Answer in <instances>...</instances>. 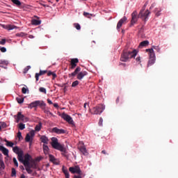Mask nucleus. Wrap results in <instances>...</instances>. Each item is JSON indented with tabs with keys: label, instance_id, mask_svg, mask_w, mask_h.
Instances as JSON below:
<instances>
[{
	"label": "nucleus",
	"instance_id": "1",
	"mask_svg": "<svg viewBox=\"0 0 178 178\" xmlns=\"http://www.w3.org/2000/svg\"><path fill=\"white\" fill-rule=\"evenodd\" d=\"M13 151L16 155H17V159L19 162L23 163L24 166H29L30 163V159H31V156L29 154L24 155V152L22 148H19L18 146H15L13 148Z\"/></svg>",
	"mask_w": 178,
	"mask_h": 178
},
{
	"label": "nucleus",
	"instance_id": "2",
	"mask_svg": "<svg viewBox=\"0 0 178 178\" xmlns=\"http://www.w3.org/2000/svg\"><path fill=\"white\" fill-rule=\"evenodd\" d=\"M137 54H138V51L136 49L130 51L127 49H124L121 54L120 60L121 62H129L130 59L136 58Z\"/></svg>",
	"mask_w": 178,
	"mask_h": 178
},
{
	"label": "nucleus",
	"instance_id": "3",
	"mask_svg": "<svg viewBox=\"0 0 178 178\" xmlns=\"http://www.w3.org/2000/svg\"><path fill=\"white\" fill-rule=\"evenodd\" d=\"M51 140V145L54 149H57V151H60V152H66V147H65V145L60 144L56 138L52 137Z\"/></svg>",
	"mask_w": 178,
	"mask_h": 178
},
{
	"label": "nucleus",
	"instance_id": "4",
	"mask_svg": "<svg viewBox=\"0 0 178 178\" xmlns=\"http://www.w3.org/2000/svg\"><path fill=\"white\" fill-rule=\"evenodd\" d=\"M81 68L80 67H77L74 72L69 74V76L70 77L72 76V77H74V76H76L77 74V79L83 80L84 76H87V74H88V73L86 71L81 72Z\"/></svg>",
	"mask_w": 178,
	"mask_h": 178
},
{
	"label": "nucleus",
	"instance_id": "5",
	"mask_svg": "<svg viewBox=\"0 0 178 178\" xmlns=\"http://www.w3.org/2000/svg\"><path fill=\"white\" fill-rule=\"evenodd\" d=\"M25 169L29 175L33 173V170L31 169H38V164L34 160H32L31 162L29 163V165L25 166Z\"/></svg>",
	"mask_w": 178,
	"mask_h": 178
},
{
	"label": "nucleus",
	"instance_id": "6",
	"mask_svg": "<svg viewBox=\"0 0 178 178\" xmlns=\"http://www.w3.org/2000/svg\"><path fill=\"white\" fill-rule=\"evenodd\" d=\"M37 106H40L41 108H44V106H47V104L44 101L37 100L29 104L28 108L33 109V108H37Z\"/></svg>",
	"mask_w": 178,
	"mask_h": 178
},
{
	"label": "nucleus",
	"instance_id": "7",
	"mask_svg": "<svg viewBox=\"0 0 178 178\" xmlns=\"http://www.w3.org/2000/svg\"><path fill=\"white\" fill-rule=\"evenodd\" d=\"M105 109V106L102 104H99L96 106H95L92 109V115H101L104 112V110Z\"/></svg>",
	"mask_w": 178,
	"mask_h": 178
},
{
	"label": "nucleus",
	"instance_id": "8",
	"mask_svg": "<svg viewBox=\"0 0 178 178\" xmlns=\"http://www.w3.org/2000/svg\"><path fill=\"white\" fill-rule=\"evenodd\" d=\"M62 119H64L65 122H67L70 124H74V121H73V118H71L70 115L66 114L65 113H63L61 114Z\"/></svg>",
	"mask_w": 178,
	"mask_h": 178
},
{
	"label": "nucleus",
	"instance_id": "9",
	"mask_svg": "<svg viewBox=\"0 0 178 178\" xmlns=\"http://www.w3.org/2000/svg\"><path fill=\"white\" fill-rule=\"evenodd\" d=\"M151 14V12L149 10H147L144 13H143V10H140L138 14V17L140 19H144L145 22H147V19H148V16Z\"/></svg>",
	"mask_w": 178,
	"mask_h": 178
},
{
	"label": "nucleus",
	"instance_id": "10",
	"mask_svg": "<svg viewBox=\"0 0 178 178\" xmlns=\"http://www.w3.org/2000/svg\"><path fill=\"white\" fill-rule=\"evenodd\" d=\"M138 13H137V10H134L131 14V24H136L138 20Z\"/></svg>",
	"mask_w": 178,
	"mask_h": 178
},
{
	"label": "nucleus",
	"instance_id": "11",
	"mask_svg": "<svg viewBox=\"0 0 178 178\" xmlns=\"http://www.w3.org/2000/svg\"><path fill=\"white\" fill-rule=\"evenodd\" d=\"M34 131H31L30 134H27L25 137L26 143H33V137L35 136Z\"/></svg>",
	"mask_w": 178,
	"mask_h": 178
},
{
	"label": "nucleus",
	"instance_id": "12",
	"mask_svg": "<svg viewBox=\"0 0 178 178\" xmlns=\"http://www.w3.org/2000/svg\"><path fill=\"white\" fill-rule=\"evenodd\" d=\"M69 170L72 174L76 173L77 175H81V170H80V167L79 166L70 167Z\"/></svg>",
	"mask_w": 178,
	"mask_h": 178
},
{
	"label": "nucleus",
	"instance_id": "13",
	"mask_svg": "<svg viewBox=\"0 0 178 178\" xmlns=\"http://www.w3.org/2000/svg\"><path fill=\"white\" fill-rule=\"evenodd\" d=\"M52 133H56V134H66V130L65 129H60L58 127H54L51 129Z\"/></svg>",
	"mask_w": 178,
	"mask_h": 178
},
{
	"label": "nucleus",
	"instance_id": "14",
	"mask_svg": "<svg viewBox=\"0 0 178 178\" xmlns=\"http://www.w3.org/2000/svg\"><path fill=\"white\" fill-rule=\"evenodd\" d=\"M77 63H79V58H72L70 62V69H74L76 66H77Z\"/></svg>",
	"mask_w": 178,
	"mask_h": 178
},
{
	"label": "nucleus",
	"instance_id": "15",
	"mask_svg": "<svg viewBox=\"0 0 178 178\" xmlns=\"http://www.w3.org/2000/svg\"><path fill=\"white\" fill-rule=\"evenodd\" d=\"M127 21V17H122L118 22L117 24V29L119 30V29H120V27H122V26L124 24V23H126V22Z\"/></svg>",
	"mask_w": 178,
	"mask_h": 178
},
{
	"label": "nucleus",
	"instance_id": "16",
	"mask_svg": "<svg viewBox=\"0 0 178 178\" xmlns=\"http://www.w3.org/2000/svg\"><path fill=\"white\" fill-rule=\"evenodd\" d=\"M48 71L47 70H40L39 73H36L35 75V78L36 81H38V80H40V76H43V74H46V73H47Z\"/></svg>",
	"mask_w": 178,
	"mask_h": 178
},
{
	"label": "nucleus",
	"instance_id": "17",
	"mask_svg": "<svg viewBox=\"0 0 178 178\" xmlns=\"http://www.w3.org/2000/svg\"><path fill=\"white\" fill-rule=\"evenodd\" d=\"M1 27H3V29H5L6 30H13L15 29H17L16 26L10 25V24H8V25L1 24Z\"/></svg>",
	"mask_w": 178,
	"mask_h": 178
},
{
	"label": "nucleus",
	"instance_id": "18",
	"mask_svg": "<svg viewBox=\"0 0 178 178\" xmlns=\"http://www.w3.org/2000/svg\"><path fill=\"white\" fill-rule=\"evenodd\" d=\"M146 52H149V58L155 59V52L153 49H147Z\"/></svg>",
	"mask_w": 178,
	"mask_h": 178
},
{
	"label": "nucleus",
	"instance_id": "19",
	"mask_svg": "<svg viewBox=\"0 0 178 178\" xmlns=\"http://www.w3.org/2000/svg\"><path fill=\"white\" fill-rule=\"evenodd\" d=\"M0 151L5 155L6 156H8L9 155V149H6L5 147L1 145L0 146Z\"/></svg>",
	"mask_w": 178,
	"mask_h": 178
},
{
	"label": "nucleus",
	"instance_id": "20",
	"mask_svg": "<svg viewBox=\"0 0 178 178\" xmlns=\"http://www.w3.org/2000/svg\"><path fill=\"white\" fill-rule=\"evenodd\" d=\"M17 123H19V120H22V122H24V115H22V113L18 112L17 115Z\"/></svg>",
	"mask_w": 178,
	"mask_h": 178
},
{
	"label": "nucleus",
	"instance_id": "21",
	"mask_svg": "<svg viewBox=\"0 0 178 178\" xmlns=\"http://www.w3.org/2000/svg\"><path fill=\"white\" fill-rule=\"evenodd\" d=\"M62 171L64 173L65 178H70V175L69 174V171L67 170V168H65V165H63L62 167Z\"/></svg>",
	"mask_w": 178,
	"mask_h": 178
},
{
	"label": "nucleus",
	"instance_id": "22",
	"mask_svg": "<svg viewBox=\"0 0 178 178\" xmlns=\"http://www.w3.org/2000/svg\"><path fill=\"white\" fill-rule=\"evenodd\" d=\"M42 111H44V113H46V115H47V116H54V113H52L50 111L49 108H46L45 106L43 107V108H42Z\"/></svg>",
	"mask_w": 178,
	"mask_h": 178
},
{
	"label": "nucleus",
	"instance_id": "23",
	"mask_svg": "<svg viewBox=\"0 0 178 178\" xmlns=\"http://www.w3.org/2000/svg\"><path fill=\"white\" fill-rule=\"evenodd\" d=\"M81 152L83 154V155L87 156L88 155V152H87V149L85 146H81L79 148Z\"/></svg>",
	"mask_w": 178,
	"mask_h": 178
},
{
	"label": "nucleus",
	"instance_id": "24",
	"mask_svg": "<svg viewBox=\"0 0 178 178\" xmlns=\"http://www.w3.org/2000/svg\"><path fill=\"white\" fill-rule=\"evenodd\" d=\"M40 141L41 143H43V144H48V141H49V140L48 139V137L42 136L40 137Z\"/></svg>",
	"mask_w": 178,
	"mask_h": 178
},
{
	"label": "nucleus",
	"instance_id": "25",
	"mask_svg": "<svg viewBox=\"0 0 178 178\" xmlns=\"http://www.w3.org/2000/svg\"><path fill=\"white\" fill-rule=\"evenodd\" d=\"M148 45H149V42L148 40H144L140 43L139 47L141 48V47H147Z\"/></svg>",
	"mask_w": 178,
	"mask_h": 178
},
{
	"label": "nucleus",
	"instance_id": "26",
	"mask_svg": "<svg viewBox=\"0 0 178 178\" xmlns=\"http://www.w3.org/2000/svg\"><path fill=\"white\" fill-rule=\"evenodd\" d=\"M5 169V163H3V160L0 159V173Z\"/></svg>",
	"mask_w": 178,
	"mask_h": 178
},
{
	"label": "nucleus",
	"instance_id": "27",
	"mask_svg": "<svg viewBox=\"0 0 178 178\" xmlns=\"http://www.w3.org/2000/svg\"><path fill=\"white\" fill-rule=\"evenodd\" d=\"M31 24H33V26H40V24H41V20L32 19Z\"/></svg>",
	"mask_w": 178,
	"mask_h": 178
},
{
	"label": "nucleus",
	"instance_id": "28",
	"mask_svg": "<svg viewBox=\"0 0 178 178\" xmlns=\"http://www.w3.org/2000/svg\"><path fill=\"white\" fill-rule=\"evenodd\" d=\"M154 63H155V58H149L147 63V67H149V66H152Z\"/></svg>",
	"mask_w": 178,
	"mask_h": 178
},
{
	"label": "nucleus",
	"instance_id": "29",
	"mask_svg": "<svg viewBox=\"0 0 178 178\" xmlns=\"http://www.w3.org/2000/svg\"><path fill=\"white\" fill-rule=\"evenodd\" d=\"M47 76H53L52 80H55V79H56L57 77V75L55 74V72H52L51 71H49L47 72Z\"/></svg>",
	"mask_w": 178,
	"mask_h": 178
},
{
	"label": "nucleus",
	"instance_id": "30",
	"mask_svg": "<svg viewBox=\"0 0 178 178\" xmlns=\"http://www.w3.org/2000/svg\"><path fill=\"white\" fill-rule=\"evenodd\" d=\"M43 151L46 155L47 154H48V152H49V147H48V145L45 144L43 145Z\"/></svg>",
	"mask_w": 178,
	"mask_h": 178
},
{
	"label": "nucleus",
	"instance_id": "31",
	"mask_svg": "<svg viewBox=\"0 0 178 178\" xmlns=\"http://www.w3.org/2000/svg\"><path fill=\"white\" fill-rule=\"evenodd\" d=\"M162 10L159 8H155L154 12H155V15L158 17L161 16V12Z\"/></svg>",
	"mask_w": 178,
	"mask_h": 178
},
{
	"label": "nucleus",
	"instance_id": "32",
	"mask_svg": "<svg viewBox=\"0 0 178 178\" xmlns=\"http://www.w3.org/2000/svg\"><path fill=\"white\" fill-rule=\"evenodd\" d=\"M11 2L15 3V5H17V6H20L22 5V2H20L19 0H11Z\"/></svg>",
	"mask_w": 178,
	"mask_h": 178
},
{
	"label": "nucleus",
	"instance_id": "33",
	"mask_svg": "<svg viewBox=\"0 0 178 178\" xmlns=\"http://www.w3.org/2000/svg\"><path fill=\"white\" fill-rule=\"evenodd\" d=\"M16 101H17V102H18V104H23V102H24V98H23V97H17Z\"/></svg>",
	"mask_w": 178,
	"mask_h": 178
},
{
	"label": "nucleus",
	"instance_id": "34",
	"mask_svg": "<svg viewBox=\"0 0 178 178\" xmlns=\"http://www.w3.org/2000/svg\"><path fill=\"white\" fill-rule=\"evenodd\" d=\"M7 126H6V123L1 122H0V131L1 130H2V129H6Z\"/></svg>",
	"mask_w": 178,
	"mask_h": 178
},
{
	"label": "nucleus",
	"instance_id": "35",
	"mask_svg": "<svg viewBox=\"0 0 178 178\" xmlns=\"http://www.w3.org/2000/svg\"><path fill=\"white\" fill-rule=\"evenodd\" d=\"M42 126V124L41 123H39L38 124H37L35 127V131H40V130H41Z\"/></svg>",
	"mask_w": 178,
	"mask_h": 178
},
{
	"label": "nucleus",
	"instance_id": "36",
	"mask_svg": "<svg viewBox=\"0 0 178 178\" xmlns=\"http://www.w3.org/2000/svg\"><path fill=\"white\" fill-rule=\"evenodd\" d=\"M19 129L21 130H24L26 129V124H24L23 123H19Z\"/></svg>",
	"mask_w": 178,
	"mask_h": 178
},
{
	"label": "nucleus",
	"instance_id": "37",
	"mask_svg": "<svg viewBox=\"0 0 178 178\" xmlns=\"http://www.w3.org/2000/svg\"><path fill=\"white\" fill-rule=\"evenodd\" d=\"M11 176L12 177H16V170L13 168L11 169Z\"/></svg>",
	"mask_w": 178,
	"mask_h": 178
},
{
	"label": "nucleus",
	"instance_id": "38",
	"mask_svg": "<svg viewBox=\"0 0 178 178\" xmlns=\"http://www.w3.org/2000/svg\"><path fill=\"white\" fill-rule=\"evenodd\" d=\"M6 145L7 147H13V149L15 148V147H13V145H15V143H13V142H10V141L7 142Z\"/></svg>",
	"mask_w": 178,
	"mask_h": 178
},
{
	"label": "nucleus",
	"instance_id": "39",
	"mask_svg": "<svg viewBox=\"0 0 178 178\" xmlns=\"http://www.w3.org/2000/svg\"><path fill=\"white\" fill-rule=\"evenodd\" d=\"M49 159L50 162H53V161H55V159H56V158H55V156H54V155L49 154Z\"/></svg>",
	"mask_w": 178,
	"mask_h": 178
},
{
	"label": "nucleus",
	"instance_id": "40",
	"mask_svg": "<svg viewBox=\"0 0 178 178\" xmlns=\"http://www.w3.org/2000/svg\"><path fill=\"white\" fill-rule=\"evenodd\" d=\"M74 26L76 30H81V26L78 23H74Z\"/></svg>",
	"mask_w": 178,
	"mask_h": 178
},
{
	"label": "nucleus",
	"instance_id": "41",
	"mask_svg": "<svg viewBox=\"0 0 178 178\" xmlns=\"http://www.w3.org/2000/svg\"><path fill=\"white\" fill-rule=\"evenodd\" d=\"M17 136L19 139V141H20L21 140H23V136H22V132L19 131Z\"/></svg>",
	"mask_w": 178,
	"mask_h": 178
},
{
	"label": "nucleus",
	"instance_id": "42",
	"mask_svg": "<svg viewBox=\"0 0 178 178\" xmlns=\"http://www.w3.org/2000/svg\"><path fill=\"white\" fill-rule=\"evenodd\" d=\"M13 163H14V165L15 166H16L17 168L19 167V163H17V160L16 159V158H13Z\"/></svg>",
	"mask_w": 178,
	"mask_h": 178
},
{
	"label": "nucleus",
	"instance_id": "43",
	"mask_svg": "<svg viewBox=\"0 0 178 178\" xmlns=\"http://www.w3.org/2000/svg\"><path fill=\"white\" fill-rule=\"evenodd\" d=\"M79 84V81H74L72 84V87L74 88V87H77V85Z\"/></svg>",
	"mask_w": 178,
	"mask_h": 178
},
{
	"label": "nucleus",
	"instance_id": "44",
	"mask_svg": "<svg viewBox=\"0 0 178 178\" xmlns=\"http://www.w3.org/2000/svg\"><path fill=\"white\" fill-rule=\"evenodd\" d=\"M39 91L40 92H44V94H47V89H45L44 88H40Z\"/></svg>",
	"mask_w": 178,
	"mask_h": 178
},
{
	"label": "nucleus",
	"instance_id": "45",
	"mask_svg": "<svg viewBox=\"0 0 178 178\" xmlns=\"http://www.w3.org/2000/svg\"><path fill=\"white\" fill-rule=\"evenodd\" d=\"M6 44V39H2L0 40V45H5Z\"/></svg>",
	"mask_w": 178,
	"mask_h": 178
},
{
	"label": "nucleus",
	"instance_id": "46",
	"mask_svg": "<svg viewBox=\"0 0 178 178\" xmlns=\"http://www.w3.org/2000/svg\"><path fill=\"white\" fill-rule=\"evenodd\" d=\"M27 91H29V89H28V88H22V94H26V93H27Z\"/></svg>",
	"mask_w": 178,
	"mask_h": 178
},
{
	"label": "nucleus",
	"instance_id": "47",
	"mask_svg": "<svg viewBox=\"0 0 178 178\" xmlns=\"http://www.w3.org/2000/svg\"><path fill=\"white\" fill-rule=\"evenodd\" d=\"M29 70H30V66H27L26 67H25L24 69V73L26 74V73H27V72H29Z\"/></svg>",
	"mask_w": 178,
	"mask_h": 178
},
{
	"label": "nucleus",
	"instance_id": "48",
	"mask_svg": "<svg viewBox=\"0 0 178 178\" xmlns=\"http://www.w3.org/2000/svg\"><path fill=\"white\" fill-rule=\"evenodd\" d=\"M52 163H54V165H59V160L57 159H55V161H51Z\"/></svg>",
	"mask_w": 178,
	"mask_h": 178
},
{
	"label": "nucleus",
	"instance_id": "49",
	"mask_svg": "<svg viewBox=\"0 0 178 178\" xmlns=\"http://www.w3.org/2000/svg\"><path fill=\"white\" fill-rule=\"evenodd\" d=\"M56 86H57L58 87H64L66 86V83H63V84L56 83Z\"/></svg>",
	"mask_w": 178,
	"mask_h": 178
},
{
	"label": "nucleus",
	"instance_id": "50",
	"mask_svg": "<svg viewBox=\"0 0 178 178\" xmlns=\"http://www.w3.org/2000/svg\"><path fill=\"white\" fill-rule=\"evenodd\" d=\"M103 122H104V120L102 119V118H100L99 121V125L102 126Z\"/></svg>",
	"mask_w": 178,
	"mask_h": 178
},
{
	"label": "nucleus",
	"instance_id": "51",
	"mask_svg": "<svg viewBox=\"0 0 178 178\" xmlns=\"http://www.w3.org/2000/svg\"><path fill=\"white\" fill-rule=\"evenodd\" d=\"M83 16H85V17H88V18H90V13H86V12H84L83 13Z\"/></svg>",
	"mask_w": 178,
	"mask_h": 178
},
{
	"label": "nucleus",
	"instance_id": "52",
	"mask_svg": "<svg viewBox=\"0 0 178 178\" xmlns=\"http://www.w3.org/2000/svg\"><path fill=\"white\" fill-rule=\"evenodd\" d=\"M154 49L157 51V52H161V48L159 47V46H156V47H154Z\"/></svg>",
	"mask_w": 178,
	"mask_h": 178
},
{
	"label": "nucleus",
	"instance_id": "53",
	"mask_svg": "<svg viewBox=\"0 0 178 178\" xmlns=\"http://www.w3.org/2000/svg\"><path fill=\"white\" fill-rule=\"evenodd\" d=\"M0 51H1V52L5 53V52H6V49L5 47H1Z\"/></svg>",
	"mask_w": 178,
	"mask_h": 178
},
{
	"label": "nucleus",
	"instance_id": "54",
	"mask_svg": "<svg viewBox=\"0 0 178 178\" xmlns=\"http://www.w3.org/2000/svg\"><path fill=\"white\" fill-rule=\"evenodd\" d=\"M47 103L49 104V105H52L54 104L52 101L49 99H47Z\"/></svg>",
	"mask_w": 178,
	"mask_h": 178
},
{
	"label": "nucleus",
	"instance_id": "55",
	"mask_svg": "<svg viewBox=\"0 0 178 178\" xmlns=\"http://www.w3.org/2000/svg\"><path fill=\"white\" fill-rule=\"evenodd\" d=\"M136 62H141V57H137L136 58Z\"/></svg>",
	"mask_w": 178,
	"mask_h": 178
},
{
	"label": "nucleus",
	"instance_id": "56",
	"mask_svg": "<svg viewBox=\"0 0 178 178\" xmlns=\"http://www.w3.org/2000/svg\"><path fill=\"white\" fill-rule=\"evenodd\" d=\"M17 35H18L19 37H23V35H24V33H18V34H17Z\"/></svg>",
	"mask_w": 178,
	"mask_h": 178
},
{
	"label": "nucleus",
	"instance_id": "57",
	"mask_svg": "<svg viewBox=\"0 0 178 178\" xmlns=\"http://www.w3.org/2000/svg\"><path fill=\"white\" fill-rule=\"evenodd\" d=\"M54 108H59V105H58L56 103L54 104Z\"/></svg>",
	"mask_w": 178,
	"mask_h": 178
},
{
	"label": "nucleus",
	"instance_id": "58",
	"mask_svg": "<svg viewBox=\"0 0 178 178\" xmlns=\"http://www.w3.org/2000/svg\"><path fill=\"white\" fill-rule=\"evenodd\" d=\"M74 178H81V175H74Z\"/></svg>",
	"mask_w": 178,
	"mask_h": 178
},
{
	"label": "nucleus",
	"instance_id": "59",
	"mask_svg": "<svg viewBox=\"0 0 178 178\" xmlns=\"http://www.w3.org/2000/svg\"><path fill=\"white\" fill-rule=\"evenodd\" d=\"M102 154H104V155H106V150H102Z\"/></svg>",
	"mask_w": 178,
	"mask_h": 178
},
{
	"label": "nucleus",
	"instance_id": "60",
	"mask_svg": "<svg viewBox=\"0 0 178 178\" xmlns=\"http://www.w3.org/2000/svg\"><path fill=\"white\" fill-rule=\"evenodd\" d=\"M83 108H85V109H87V103H85L83 104Z\"/></svg>",
	"mask_w": 178,
	"mask_h": 178
},
{
	"label": "nucleus",
	"instance_id": "61",
	"mask_svg": "<svg viewBox=\"0 0 178 178\" xmlns=\"http://www.w3.org/2000/svg\"><path fill=\"white\" fill-rule=\"evenodd\" d=\"M145 8H146V7L143 6V9L140 10H143V13H144V10H145Z\"/></svg>",
	"mask_w": 178,
	"mask_h": 178
},
{
	"label": "nucleus",
	"instance_id": "62",
	"mask_svg": "<svg viewBox=\"0 0 178 178\" xmlns=\"http://www.w3.org/2000/svg\"><path fill=\"white\" fill-rule=\"evenodd\" d=\"M147 5H148V1H146L143 6L147 8Z\"/></svg>",
	"mask_w": 178,
	"mask_h": 178
},
{
	"label": "nucleus",
	"instance_id": "63",
	"mask_svg": "<svg viewBox=\"0 0 178 178\" xmlns=\"http://www.w3.org/2000/svg\"><path fill=\"white\" fill-rule=\"evenodd\" d=\"M40 5H42V6H44V8H47V6H47L45 4H43V3H40Z\"/></svg>",
	"mask_w": 178,
	"mask_h": 178
},
{
	"label": "nucleus",
	"instance_id": "64",
	"mask_svg": "<svg viewBox=\"0 0 178 178\" xmlns=\"http://www.w3.org/2000/svg\"><path fill=\"white\" fill-rule=\"evenodd\" d=\"M116 104H119V97L116 99Z\"/></svg>",
	"mask_w": 178,
	"mask_h": 178
}]
</instances>
